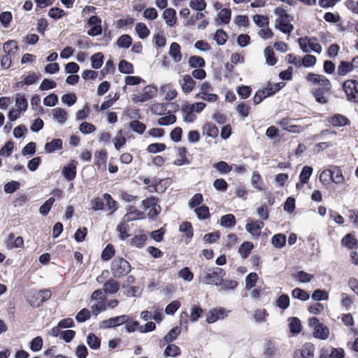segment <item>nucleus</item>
Segmentation results:
<instances>
[{"mask_svg":"<svg viewBox=\"0 0 358 358\" xmlns=\"http://www.w3.org/2000/svg\"><path fill=\"white\" fill-rule=\"evenodd\" d=\"M307 82L312 85H317L310 91L315 101L320 104H326L329 101L327 95L331 92L332 85L331 81L324 75L308 73L306 76Z\"/></svg>","mask_w":358,"mask_h":358,"instance_id":"1","label":"nucleus"},{"mask_svg":"<svg viewBox=\"0 0 358 358\" xmlns=\"http://www.w3.org/2000/svg\"><path fill=\"white\" fill-rule=\"evenodd\" d=\"M274 13L278 16L275 20V29L285 34H290L294 29V25L290 23L293 17L282 7H277L274 10Z\"/></svg>","mask_w":358,"mask_h":358,"instance_id":"2","label":"nucleus"},{"mask_svg":"<svg viewBox=\"0 0 358 358\" xmlns=\"http://www.w3.org/2000/svg\"><path fill=\"white\" fill-rule=\"evenodd\" d=\"M131 268L130 264L122 257H115L111 262V273L115 278L127 275L131 271Z\"/></svg>","mask_w":358,"mask_h":358,"instance_id":"3","label":"nucleus"},{"mask_svg":"<svg viewBox=\"0 0 358 358\" xmlns=\"http://www.w3.org/2000/svg\"><path fill=\"white\" fill-rule=\"evenodd\" d=\"M226 275V271L220 267L208 268L203 282L208 285H215L218 286V283L223 279Z\"/></svg>","mask_w":358,"mask_h":358,"instance_id":"4","label":"nucleus"},{"mask_svg":"<svg viewBox=\"0 0 358 358\" xmlns=\"http://www.w3.org/2000/svg\"><path fill=\"white\" fill-rule=\"evenodd\" d=\"M347 100L350 102L358 103V81L356 80H347L342 84Z\"/></svg>","mask_w":358,"mask_h":358,"instance_id":"5","label":"nucleus"},{"mask_svg":"<svg viewBox=\"0 0 358 358\" xmlns=\"http://www.w3.org/2000/svg\"><path fill=\"white\" fill-rule=\"evenodd\" d=\"M323 177H329V179L336 184H341L344 180L341 169L336 166H334L330 169L323 171L321 173L320 180H322Z\"/></svg>","mask_w":358,"mask_h":358,"instance_id":"6","label":"nucleus"},{"mask_svg":"<svg viewBox=\"0 0 358 358\" xmlns=\"http://www.w3.org/2000/svg\"><path fill=\"white\" fill-rule=\"evenodd\" d=\"M128 320H129V316L127 315L115 316L108 320H103L101 323L100 327L103 329L114 328L125 324Z\"/></svg>","mask_w":358,"mask_h":358,"instance_id":"7","label":"nucleus"},{"mask_svg":"<svg viewBox=\"0 0 358 358\" xmlns=\"http://www.w3.org/2000/svg\"><path fill=\"white\" fill-rule=\"evenodd\" d=\"M227 316L224 308L217 307L210 309L206 315V321L208 324H213L219 320H223Z\"/></svg>","mask_w":358,"mask_h":358,"instance_id":"8","label":"nucleus"},{"mask_svg":"<svg viewBox=\"0 0 358 358\" xmlns=\"http://www.w3.org/2000/svg\"><path fill=\"white\" fill-rule=\"evenodd\" d=\"M314 352V345L312 343H306L300 350L294 351L293 358H313Z\"/></svg>","mask_w":358,"mask_h":358,"instance_id":"9","label":"nucleus"},{"mask_svg":"<svg viewBox=\"0 0 358 358\" xmlns=\"http://www.w3.org/2000/svg\"><path fill=\"white\" fill-rule=\"evenodd\" d=\"M277 353V348L275 343L270 340L266 339L263 345V357L264 358H275Z\"/></svg>","mask_w":358,"mask_h":358,"instance_id":"10","label":"nucleus"},{"mask_svg":"<svg viewBox=\"0 0 358 358\" xmlns=\"http://www.w3.org/2000/svg\"><path fill=\"white\" fill-rule=\"evenodd\" d=\"M76 164L77 162L73 160L63 167L62 174L68 181H71L76 178L77 173Z\"/></svg>","mask_w":358,"mask_h":358,"instance_id":"11","label":"nucleus"},{"mask_svg":"<svg viewBox=\"0 0 358 358\" xmlns=\"http://www.w3.org/2000/svg\"><path fill=\"white\" fill-rule=\"evenodd\" d=\"M328 122L334 127H344L350 124V121L347 117L338 113L329 117Z\"/></svg>","mask_w":358,"mask_h":358,"instance_id":"12","label":"nucleus"},{"mask_svg":"<svg viewBox=\"0 0 358 358\" xmlns=\"http://www.w3.org/2000/svg\"><path fill=\"white\" fill-rule=\"evenodd\" d=\"M291 120L289 118H282L279 122V125L285 131L293 134H299L303 131V127L300 125L290 124Z\"/></svg>","mask_w":358,"mask_h":358,"instance_id":"13","label":"nucleus"},{"mask_svg":"<svg viewBox=\"0 0 358 358\" xmlns=\"http://www.w3.org/2000/svg\"><path fill=\"white\" fill-rule=\"evenodd\" d=\"M313 335L315 338L326 340L328 338L329 335V328L323 323L315 325L313 329Z\"/></svg>","mask_w":358,"mask_h":358,"instance_id":"14","label":"nucleus"},{"mask_svg":"<svg viewBox=\"0 0 358 358\" xmlns=\"http://www.w3.org/2000/svg\"><path fill=\"white\" fill-rule=\"evenodd\" d=\"M108 153L106 150H101L100 151H96L94 154L95 158V165L97 166L98 169L105 170L106 168V159H107Z\"/></svg>","mask_w":358,"mask_h":358,"instance_id":"15","label":"nucleus"},{"mask_svg":"<svg viewBox=\"0 0 358 358\" xmlns=\"http://www.w3.org/2000/svg\"><path fill=\"white\" fill-rule=\"evenodd\" d=\"M162 17L169 27H173L177 20L176 11L172 8H168L163 12Z\"/></svg>","mask_w":358,"mask_h":358,"instance_id":"16","label":"nucleus"},{"mask_svg":"<svg viewBox=\"0 0 358 358\" xmlns=\"http://www.w3.org/2000/svg\"><path fill=\"white\" fill-rule=\"evenodd\" d=\"M341 245L349 250L358 248V241L351 233L346 234L341 239Z\"/></svg>","mask_w":358,"mask_h":358,"instance_id":"17","label":"nucleus"},{"mask_svg":"<svg viewBox=\"0 0 358 358\" xmlns=\"http://www.w3.org/2000/svg\"><path fill=\"white\" fill-rule=\"evenodd\" d=\"M63 148V141L61 138H54L45 144L44 149L47 153H53Z\"/></svg>","mask_w":358,"mask_h":358,"instance_id":"18","label":"nucleus"},{"mask_svg":"<svg viewBox=\"0 0 358 358\" xmlns=\"http://www.w3.org/2000/svg\"><path fill=\"white\" fill-rule=\"evenodd\" d=\"M264 224L262 221L255 220L248 223L245 225L246 231L253 236H259L260 234L261 229L264 227Z\"/></svg>","mask_w":358,"mask_h":358,"instance_id":"19","label":"nucleus"},{"mask_svg":"<svg viewBox=\"0 0 358 358\" xmlns=\"http://www.w3.org/2000/svg\"><path fill=\"white\" fill-rule=\"evenodd\" d=\"M182 80L183 83L181 85L182 92L185 94L190 93L196 86V81L189 75L183 76Z\"/></svg>","mask_w":358,"mask_h":358,"instance_id":"20","label":"nucleus"},{"mask_svg":"<svg viewBox=\"0 0 358 358\" xmlns=\"http://www.w3.org/2000/svg\"><path fill=\"white\" fill-rule=\"evenodd\" d=\"M231 17V10L230 8H222L217 14L216 22L218 24H227L229 23Z\"/></svg>","mask_w":358,"mask_h":358,"instance_id":"21","label":"nucleus"},{"mask_svg":"<svg viewBox=\"0 0 358 358\" xmlns=\"http://www.w3.org/2000/svg\"><path fill=\"white\" fill-rule=\"evenodd\" d=\"M24 245V240L22 236L15 237V234L11 233L8 235L7 239V246L8 248H21Z\"/></svg>","mask_w":358,"mask_h":358,"instance_id":"22","label":"nucleus"},{"mask_svg":"<svg viewBox=\"0 0 358 358\" xmlns=\"http://www.w3.org/2000/svg\"><path fill=\"white\" fill-rule=\"evenodd\" d=\"M54 119L60 124H63L67 120L68 113L62 108H56L52 110Z\"/></svg>","mask_w":358,"mask_h":358,"instance_id":"23","label":"nucleus"},{"mask_svg":"<svg viewBox=\"0 0 358 358\" xmlns=\"http://www.w3.org/2000/svg\"><path fill=\"white\" fill-rule=\"evenodd\" d=\"M181 329L179 327H173L164 337L163 345L170 344L171 342L175 341L180 335Z\"/></svg>","mask_w":358,"mask_h":358,"instance_id":"24","label":"nucleus"},{"mask_svg":"<svg viewBox=\"0 0 358 358\" xmlns=\"http://www.w3.org/2000/svg\"><path fill=\"white\" fill-rule=\"evenodd\" d=\"M285 86V83L280 82L272 85L271 83H268L267 85L264 87L268 96H272L277 92H278L282 88Z\"/></svg>","mask_w":358,"mask_h":358,"instance_id":"25","label":"nucleus"},{"mask_svg":"<svg viewBox=\"0 0 358 358\" xmlns=\"http://www.w3.org/2000/svg\"><path fill=\"white\" fill-rule=\"evenodd\" d=\"M236 224V220L233 214L222 215L220 218V225L223 227L231 229Z\"/></svg>","mask_w":358,"mask_h":358,"instance_id":"26","label":"nucleus"},{"mask_svg":"<svg viewBox=\"0 0 358 358\" xmlns=\"http://www.w3.org/2000/svg\"><path fill=\"white\" fill-rule=\"evenodd\" d=\"M180 49V45L178 43L173 42L170 45L169 53L176 62H178L182 59Z\"/></svg>","mask_w":358,"mask_h":358,"instance_id":"27","label":"nucleus"},{"mask_svg":"<svg viewBox=\"0 0 358 358\" xmlns=\"http://www.w3.org/2000/svg\"><path fill=\"white\" fill-rule=\"evenodd\" d=\"M287 236L284 234H276L271 238V243L274 248L280 249L286 244Z\"/></svg>","mask_w":358,"mask_h":358,"instance_id":"28","label":"nucleus"},{"mask_svg":"<svg viewBox=\"0 0 358 358\" xmlns=\"http://www.w3.org/2000/svg\"><path fill=\"white\" fill-rule=\"evenodd\" d=\"M120 285L118 282L113 278H110L103 285V291L105 293L115 294L118 292Z\"/></svg>","mask_w":358,"mask_h":358,"instance_id":"29","label":"nucleus"},{"mask_svg":"<svg viewBox=\"0 0 358 358\" xmlns=\"http://www.w3.org/2000/svg\"><path fill=\"white\" fill-rule=\"evenodd\" d=\"M91 66L94 69H99L104 62V55L102 52H96L90 57Z\"/></svg>","mask_w":358,"mask_h":358,"instance_id":"30","label":"nucleus"},{"mask_svg":"<svg viewBox=\"0 0 358 358\" xmlns=\"http://www.w3.org/2000/svg\"><path fill=\"white\" fill-rule=\"evenodd\" d=\"M289 331L293 334H299L302 330L301 320L296 317L289 318Z\"/></svg>","mask_w":358,"mask_h":358,"instance_id":"31","label":"nucleus"},{"mask_svg":"<svg viewBox=\"0 0 358 358\" xmlns=\"http://www.w3.org/2000/svg\"><path fill=\"white\" fill-rule=\"evenodd\" d=\"M135 31L141 39H145L150 34V31L145 23L138 22L135 26Z\"/></svg>","mask_w":358,"mask_h":358,"instance_id":"32","label":"nucleus"},{"mask_svg":"<svg viewBox=\"0 0 358 358\" xmlns=\"http://www.w3.org/2000/svg\"><path fill=\"white\" fill-rule=\"evenodd\" d=\"M251 185L258 191H262L264 189L262 176L258 171L253 172L251 178Z\"/></svg>","mask_w":358,"mask_h":358,"instance_id":"33","label":"nucleus"},{"mask_svg":"<svg viewBox=\"0 0 358 358\" xmlns=\"http://www.w3.org/2000/svg\"><path fill=\"white\" fill-rule=\"evenodd\" d=\"M264 53L266 58V63L268 66H273L277 63L278 59L275 57L274 50L271 47H266L264 49Z\"/></svg>","mask_w":358,"mask_h":358,"instance_id":"34","label":"nucleus"},{"mask_svg":"<svg viewBox=\"0 0 358 358\" xmlns=\"http://www.w3.org/2000/svg\"><path fill=\"white\" fill-rule=\"evenodd\" d=\"M131 44L132 38L129 34H122L116 41V45L120 48L127 49L131 45Z\"/></svg>","mask_w":358,"mask_h":358,"instance_id":"35","label":"nucleus"},{"mask_svg":"<svg viewBox=\"0 0 358 358\" xmlns=\"http://www.w3.org/2000/svg\"><path fill=\"white\" fill-rule=\"evenodd\" d=\"M194 213L199 220H204L210 217L209 208L206 205H201L194 209Z\"/></svg>","mask_w":358,"mask_h":358,"instance_id":"36","label":"nucleus"},{"mask_svg":"<svg viewBox=\"0 0 358 358\" xmlns=\"http://www.w3.org/2000/svg\"><path fill=\"white\" fill-rule=\"evenodd\" d=\"M352 71L350 62L344 60L340 62L337 69V73L340 76H345Z\"/></svg>","mask_w":358,"mask_h":358,"instance_id":"37","label":"nucleus"},{"mask_svg":"<svg viewBox=\"0 0 358 358\" xmlns=\"http://www.w3.org/2000/svg\"><path fill=\"white\" fill-rule=\"evenodd\" d=\"M203 308L199 305H193L191 307L189 320L192 322H197L202 316Z\"/></svg>","mask_w":358,"mask_h":358,"instance_id":"38","label":"nucleus"},{"mask_svg":"<svg viewBox=\"0 0 358 358\" xmlns=\"http://www.w3.org/2000/svg\"><path fill=\"white\" fill-rule=\"evenodd\" d=\"M213 167L222 175L227 174L232 170L231 166L229 165L224 161H220L214 163Z\"/></svg>","mask_w":358,"mask_h":358,"instance_id":"39","label":"nucleus"},{"mask_svg":"<svg viewBox=\"0 0 358 358\" xmlns=\"http://www.w3.org/2000/svg\"><path fill=\"white\" fill-rule=\"evenodd\" d=\"M181 111L185 114L184 116L185 122H193L196 120V116L194 114V111L189 106V103H185L181 108Z\"/></svg>","mask_w":358,"mask_h":358,"instance_id":"40","label":"nucleus"},{"mask_svg":"<svg viewBox=\"0 0 358 358\" xmlns=\"http://www.w3.org/2000/svg\"><path fill=\"white\" fill-rule=\"evenodd\" d=\"M254 245L250 241H244L238 248V252L243 258H247L251 250L253 249Z\"/></svg>","mask_w":358,"mask_h":358,"instance_id":"41","label":"nucleus"},{"mask_svg":"<svg viewBox=\"0 0 358 358\" xmlns=\"http://www.w3.org/2000/svg\"><path fill=\"white\" fill-rule=\"evenodd\" d=\"M129 128L138 134H143L146 129V125L138 120H133L129 122Z\"/></svg>","mask_w":358,"mask_h":358,"instance_id":"42","label":"nucleus"},{"mask_svg":"<svg viewBox=\"0 0 358 358\" xmlns=\"http://www.w3.org/2000/svg\"><path fill=\"white\" fill-rule=\"evenodd\" d=\"M118 70L124 74H131L134 73L133 64L125 59L120 61L118 64Z\"/></svg>","mask_w":358,"mask_h":358,"instance_id":"43","label":"nucleus"},{"mask_svg":"<svg viewBox=\"0 0 358 358\" xmlns=\"http://www.w3.org/2000/svg\"><path fill=\"white\" fill-rule=\"evenodd\" d=\"M87 343L92 350H98L101 346V339L94 334L90 333L87 337Z\"/></svg>","mask_w":358,"mask_h":358,"instance_id":"44","label":"nucleus"},{"mask_svg":"<svg viewBox=\"0 0 358 358\" xmlns=\"http://www.w3.org/2000/svg\"><path fill=\"white\" fill-rule=\"evenodd\" d=\"M294 278L301 283L310 282L313 278L314 275L308 273L303 271H299L294 273Z\"/></svg>","mask_w":358,"mask_h":358,"instance_id":"45","label":"nucleus"},{"mask_svg":"<svg viewBox=\"0 0 358 358\" xmlns=\"http://www.w3.org/2000/svg\"><path fill=\"white\" fill-rule=\"evenodd\" d=\"M188 64L191 68H203L206 66L205 60L203 57L197 55L191 56Z\"/></svg>","mask_w":358,"mask_h":358,"instance_id":"46","label":"nucleus"},{"mask_svg":"<svg viewBox=\"0 0 358 358\" xmlns=\"http://www.w3.org/2000/svg\"><path fill=\"white\" fill-rule=\"evenodd\" d=\"M181 353L180 349L175 344H168L164 351L165 357H176Z\"/></svg>","mask_w":358,"mask_h":358,"instance_id":"47","label":"nucleus"},{"mask_svg":"<svg viewBox=\"0 0 358 358\" xmlns=\"http://www.w3.org/2000/svg\"><path fill=\"white\" fill-rule=\"evenodd\" d=\"M290 300L288 294H282L280 295L276 301H275V305L277 307L282 310H286L289 306Z\"/></svg>","mask_w":358,"mask_h":358,"instance_id":"48","label":"nucleus"},{"mask_svg":"<svg viewBox=\"0 0 358 358\" xmlns=\"http://www.w3.org/2000/svg\"><path fill=\"white\" fill-rule=\"evenodd\" d=\"M292 296L294 299H297L302 301H306L309 299L310 295L306 290L296 287L292 291Z\"/></svg>","mask_w":358,"mask_h":358,"instance_id":"49","label":"nucleus"},{"mask_svg":"<svg viewBox=\"0 0 358 358\" xmlns=\"http://www.w3.org/2000/svg\"><path fill=\"white\" fill-rule=\"evenodd\" d=\"M115 250L114 246L108 243L101 252V257L103 261L110 260L115 255Z\"/></svg>","mask_w":358,"mask_h":358,"instance_id":"50","label":"nucleus"},{"mask_svg":"<svg viewBox=\"0 0 358 358\" xmlns=\"http://www.w3.org/2000/svg\"><path fill=\"white\" fill-rule=\"evenodd\" d=\"M15 106L17 110L25 111L28 107V102L24 94H17L15 99Z\"/></svg>","mask_w":358,"mask_h":358,"instance_id":"51","label":"nucleus"},{"mask_svg":"<svg viewBox=\"0 0 358 358\" xmlns=\"http://www.w3.org/2000/svg\"><path fill=\"white\" fill-rule=\"evenodd\" d=\"M115 66L114 62L112 59H109L106 61L105 66L100 71L99 80H103L106 76L111 72H114Z\"/></svg>","mask_w":358,"mask_h":358,"instance_id":"52","label":"nucleus"},{"mask_svg":"<svg viewBox=\"0 0 358 358\" xmlns=\"http://www.w3.org/2000/svg\"><path fill=\"white\" fill-rule=\"evenodd\" d=\"M129 226L124 221H121L117 226L116 230L119 233V238L122 241L126 240L129 236L127 231Z\"/></svg>","mask_w":358,"mask_h":358,"instance_id":"53","label":"nucleus"},{"mask_svg":"<svg viewBox=\"0 0 358 358\" xmlns=\"http://www.w3.org/2000/svg\"><path fill=\"white\" fill-rule=\"evenodd\" d=\"M313 169L309 166H304L300 172L299 178L301 180V183H308L312 173Z\"/></svg>","mask_w":358,"mask_h":358,"instance_id":"54","label":"nucleus"},{"mask_svg":"<svg viewBox=\"0 0 358 358\" xmlns=\"http://www.w3.org/2000/svg\"><path fill=\"white\" fill-rule=\"evenodd\" d=\"M214 40L216 41L217 44L219 45H223L227 42L228 39V35L227 32L222 29H218L214 35Z\"/></svg>","mask_w":358,"mask_h":358,"instance_id":"55","label":"nucleus"},{"mask_svg":"<svg viewBox=\"0 0 358 358\" xmlns=\"http://www.w3.org/2000/svg\"><path fill=\"white\" fill-rule=\"evenodd\" d=\"M166 148V145L163 143H153L150 144L146 151L151 154H157L164 151Z\"/></svg>","mask_w":358,"mask_h":358,"instance_id":"56","label":"nucleus"},{"mask_svg":"<svg viewBox=\"0 0 358 358\" xmlns=\"http://www.w3.org/2000/svg\"><path fill=\"white\" fill-rule=\"evenodd\" d=\"M203 129L206 131V135L208 137L215 138L218 136V128L211 122H207L203 126Z\"/></svg>","mask_w":358,"mask_h":358,"instance_id":"57","label":"nucleus"},{"mask_svg":"<svg viewBox=\"0 0 358 358\" xmlns=\"http://www.w3.org/2000/svg\"><path fill=\"white\" fill-rule=\"evenodd\" d=\"M55 201L54 197H50L46 200L39 208L40 214L43 216H46L50 211Z\"/></svg>","mask_w":358,"mask_h":358,"instance_id":"58","label":"nucleus"},{"mask_svg":"<svg viewBox=\"0 0 358 358\" xmlns=\"http://www.w3.org/2000/svg\"><path fill=\"white\" fill-rule=\"evenodd\" d=\"M189 6L192 10L201 13L206 8L207 3L205 0H190Z\"/></svg>","mask_w":358,"mask_h":358,"instance_id":"59","label":"nucleus"},{"mask_svg":"<svg viewBox=\"0 0 358 358\" xmlns=\"http://www.w3.org/2000/svg\"><path fill=\"white\" fill-rule=\"evenodd\" d=\"M311 298L315 301H324L328 299L329 294L325 289H317L313 291Z\"/></svg>","mask_w":358,"mask_h":358,"instance_id":"60","label":"nucleus"},{"mask_svg":"<svg viewBox=\"0 0 358 358\" xmlns=\"http://www.w3.org/2000/svg\"><path fill=\"white\" fill-rule=\"evenodd\" d=\"M19 50L17 43L15 40H8L3 44V50L8 55L14 54Z\"/></svg>","mask_w":358,"mask_h":358,"instance_id":"61","label":"nucleus"},{"mask_svg":"<svg viewBox=\"0 0 358 358\" xmlns=\"http://www.w3.org/2000/svg\"><path fill=\"white\" fill-rule=\"evenodd\" d=\"M258 275L255 272L248 273L245 277V289H251L256 286Z\"/></svg>","mask_w":358,"mask_h":358,"instance_id":"62","label":"nucleus"},{"mask_svg":"<svg viewBox=\"0 0 358 358\" xmlns=\"http://www.w3.org/2000/svg\"><path fill=\"white\" fill-rule=\"evenodd\" d=\"M147 240V236L145 234L135 235L130 241L131 246H135L138 248H141L144 246L145 243Z\"/></svg>","mask_w":358,"mask_h":358,"instance_id":"63","label":"nucleus"},{"mask_svg":"<svg viewBox=\"0 0 358 358\" xmlns=\"http://www.w3.org/2000/svg\"><path fill=\"white\" fill-rule=\"evenodd\" d=\"M20 182L16 180H11L4 184L3 191L6 194H13L20 189Z\"/></svg>","mask_w":358,"mask_h":358,"instance_id":"64","label":"nucleus"}]
</instances>
